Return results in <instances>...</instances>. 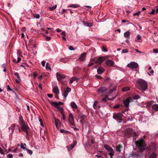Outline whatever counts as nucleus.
Returning <instances> with one entry per match:
<instances>
[{
    "instance_id": "63",
    "label": "nucleus",
    "mask_w": 158,
    "mask_h": 158,
    "mask_svg": "<svg viewBox=\"0 0 158 158\" xmlns=\"http://www.w3.org/2000/svg\"><path fill=\"white\" fill-rule=\"evenodd\" d=\"M155 12V10L153 9L152 11L151 12V14H154Z\"/></svg>"
},
{
    "instance_id": "24",
    "label": "nucleus",
    "mask_w": 158,
    "mask_h": 158,
    "mask_svg": "<svg viewBox=\"0 0 158 158\" xmlns=\"http://www.w3.org/2000/svg\"><path fill=\"white\" fill-rule=\"evenodd\" d=\"M70 106L73 109H76L77 108V104L74 102H71Z\"/></svg>"
},
{
    "instance_id": "34",
    "label": "nucleus",
    "mask_w": 158,
    "mask_h": 158,
    "mask_svg": "<svg viewBox=\"0 0 158 158\" xmlns=\"http://www.w3.org/2000/svg\"><path fill=\"white\" fill-rule=\"evenodd\" d=\"M129 87H126L123 88L122 90L123 92H126L129 90Z\"/></svg>"
},
{
    "instance_id": "49",
    "label": "nucleus",
    "mask_w": 158,
    "mask_h": 158,
    "mask_svg": "<svg viewBox=\"0 0 158 158\" xmlns=\"http://www.w3.org/2000/svg\"><path fill=\"white\" fill-rule=\"evenodd\" d=\"M14 75L17 77L18 78H20V77L19 76V74L18 73H17V72L15 73L14 74Z\"/></svg>"
},
{
    "instance_id": "36",
    "label": "nucleus",
    "mask_w": 158,
    "mask_h": 158,
    "mask_svg": "<svg viewBox=\"0 0 158 158\" xmlns=\"http://www.w3.org/2000/svg\"><path fill=\"white\" fill-rule=\"evenodd\" d=\"M71 89L70 88L67 87L66 90L64 91V93L66 94H68V93L71 91Z\"/></svg>"
},
{
    "instance_id": "23",
    "label": "nucleus",
    "mask_w": 158,
    "mask_h": 158,
    "mask_svg": "<svg viewBox=\"0 0 158 158\" xmlns=\"http://www.w3.org/2000/svg\"><path fill=\"white\" fill-rule=\"evenodd\" d=\"M21 128L22 130L24 131L27 134L28 133V131L27 129V127L25 125V124L22 125L21 126Z\"/></svg>"
},
{
    "instance_id": "33",
    "label": "nucleus",
    "mask_w": 158,
    "mask_h": 158,
    "mask_svg": "<svg viewBox=\"0 0 158 158\" xmlns=\"http://www.w3.org/2000/svg\"><path fill=\"white\" fill-rule=\"evenodd\" d=\"M19 123L20 125L22 124L24 125L25 124L24 122L23 121L22 117H20L19 118Z\"/></svg>"
},
{
    "instance_id": "27",
    "label": "nucleus",
    "mask_w": 158,
    "mask_h": 158,
    "mask_svg": "<svg viewBox=\"0 0 158 158\" xmlns=\"http://www.w3.org/2000/svg\"><path fill=\"white\" fill-rule=\"evenodd\" d=\"M124 36L125 38L129 39L130 37V32L128 31H127L124 33Z\"/></svg>"
},
{
    "instance_id": "8",
    "label": "nucleus",
    "mask_w": 158,
    "mask_h": 158,
    "mask_svg": "<svg viewBox=\"0 0 158 158\" xmlns=\"http://www.w3.org/2000/svg\"><path fill=\"white\" fill-rule=\"evenodd\" d=\"M127 67L133 69H135L138 66V64L135 62L131 61L127 65Z\"/></svg>"
},
{
    "instance_id": "57",
    "label": "nucleus",
    "mask_w": 158,
    "mask_h": 158,
    "mask_svg": "<svg viewBox=\"0 0 158 158\" xmlns=\"http://www.w3.org/2000/svg\"><path fill=\"white\" fill-rule=\"evenodd\" d=\"M47 96L49 98H51L53 96V94H48Z\"/></svg>"
},
{
    "instance_id": "64",
    "label": "nucleus",
    "mask_w": 158,
    "mask_h": 158,
    "mask_svg": "<svg viewBox=\"0 0 158 158\" xmlns=\"http://www.w3.org/2000/svg\"><path fill=\"white\" fill-rule=\"evenodd\" d=\"M13 61L15 63H18V61L17 60H16L15 59H13Z\"/></svg>"
},
{
    "instance_id": "12",
    "label": "nucleus",
    "mask_w": 158,
    "mask_h": 158,
    "mask_svg": "<svg viewBox=\"0 0 158 158\" xmlns=\"http://www.w3.org/2000/svg\"><path fill=\"white\" fill-rule=\"evenodd\" d=\"M56 76L57 79L59 81H60L62 79H64L66 77L65 75L61 73H56Z\"/></svg>"
},
{
    "instance_id": "19",
    "label": "nucleus",
    "mask_w": 158,
    "mask_h": 158,
    "mask_svg": "<svg viewBox=\"0 0 158 158\" xmlns=\"http://www.w3.org/2000/svg\"><path fill=\"white\" fill-rule=\"evenodd\" d=\"M117 86H114L113 88L110 90L108 93L107 95L108 96H110L111 95V94L113 93L114 91H115L116 90Z\"/></svg>"
},
{
    "instance_id": "14",
    "label": "nucleus",
    "mask_w": 158,
    "mask_h": 158,
    "mask_svg": "<svg viewBox=\"0 0 158 158\" xmlns=\"http://www.w3.org/2000/svg\"><path fill=\"white\" fill-rule=\"evenodd\" d=\"M77 143V141L76 140H75L73 144L72 145H69L67 146V148L69 151L72 150L73 149L74 147L75 146L76 144Z\"/></svg>"
},
{
    "instance_id": "37",
    "label": "nucleus",
    "mask_w": 158,
    "mask_h": 158,
    "mask_svg": "<svg viewBox=\"0 0 158 158\" xmlns=\"http://www.w3.org/2000/svg\"><path fill=\"white\" fill-rule=\"evenodd\" d=\"M46 69H49L50 71L51 70V69L50 67V64L47 63L46 64Z\"/></svg>"
},
{
    "instance_id": "2",
    "label": "nucleus",
    "mask_w": 158,
    "mask_h": 158,
    "mask_svg": "<svg viewBox=\"0 0 158 158\" xmlns=\"http://www.w3.org/2000/svg\"><path fill=\"white\" fill-rule=\"evenodd\" d=\"M135 143L141 152H143L145 150L147 144L142 138L137 140Z\"/></svg>"
},
{
    "instance_id": "25",
    "label": "nucleus",
    "mask_w": 158,
    "mask_h": 158,
    "mask_svg": "<svg viewBox=\"0 0 158 158\" xmlns=\"http://www.w3.org/2000/svg\"><path fill=\"white\" fill-rule=\"evenodd\" d=\"M122 148V147L120 145H118L116 146V150L117 152H118L119 153H120L121 152V149Z\"/></svg>"
},
{
    "instance_id": "28",
    "label": "nucleus",
    "mask_w": 158,
    "mask_h": 158,
    "mask_svg": "<svg viewBox=\"0 0 158 158\" xmlns=\"http://www.w3.org/2000/svg\"><path fill=\"white\" fill-rule=\"evenodd\" d=\"M69 60V58L68 57L64 58H62L60 59V61L64 63H66L68 62Z\"/></svg>"
},
{
    "instance_id": "1",
    "label": "nucleus",
    "mask_w": 158,
    "mask_h": 158,
    "mask_svg": "<svg viewBox=\"0 0 158 158\" xmlns=\"http://www.w3.org/2000/svg\"><path fill=\"white\" fill-rule=\"evenodd\" d=\"M136 86L139 89L144 91L147 89L148 85L145 81L139 79L137 80Z\"/></svg>"
},
{
    "instance_id": "52",
    "label": "nucleus",
    "mask_w": 158,
    "mask_h": 158,
    "mask_svg": "<svg viewBox=\"0 0 158 158\" xmlns=\"http://www.w3.org/2000/svg\"><path fill=\"white\" fill-rule=\"evenodd\" d=\"M153 52L156 53H158V49L156 48L153 50Z\"/></svg>"
},
{
    "instance_id": "30",
    "label": "nucleus",
    "mask_w": 158,
    "mask_h": 158,
    "mask_svg": "<svg viewBox=\"0 0 158 158\" xmlns=\"http://www.w3.org/2000/svg\"><path fill=\"white\" fill-rule=\"evenodd\" d=\"M15 127V124H12L11 126L9 128V130H11V132L13 133L14 131Z\"/></svg>"
},
{
    "instance_id": "47",
    "label": "nucleus",
    "mask_w": 158,
    "mask_h": 158,
    "mask_svg": "<svg viewBox=\"0 0 158 158\" xmlns=\"http://www.w3.org/2000/svg\"><path fill=\"white\" fill-rule=\"evenodd\" d=\"M122 52L123 53H127L128 52V50L127 49H124L122 51Z\"/></svg>"
},
{
    "instance_id": "26",
    "label": "nucleus",
    "mask_w": 158,
    "mask_h": 158,
    "mask_svg": "<svg viewBox=\"0 0 158 158\" xmlns=\"http://www.w3.org/2000/svg\"><path fill=\"white\" fill-rule=\"evenodd\" d=\"M152 109L153 110L155 111L158 110V104H154L152 106Z\"/></svg>"
},
{
    "instance_id": "35",
    "label": "nucleus",
    "mask_w": 158,
    "mask_h": 158,
    "mask_svg": "<svg viewBox=\"0 0 158 158\" xmlns=\"http://www.w3.org/2000/svg\"><path fill=\"white\" fill-rule=\"evenodd\" d=\"M57 109H58L61 113L63 112L64 110L63 108L59 106H55Z\"/></svg>"
},
{
    "instance_id": "31",
    "label": "nucleus",
    "mask_w": 158,
    "mask_h": 158,
    "mask_svg": "<svg viewBox=\"0 0 158 158\" xmlns=\"http://www.w3.org/2000/svg\"><path fill=\"white\" fill-rule=\"evenodd\" d=\"M108 95H106L105 97L102 98V101L103 102H106L107 100H110V99L108 97Z\"/></svg>"
},
{
    "instance_id": "38",
    "label": "nucleus",
    "mask_w": 158,
    "mask_h": 158,
    "mask_svg": "<svg viewBox=\"0 0 158 158\" xmlns=\"http://www.w3.org/2000/svg\"><path fill=\"white\" fill-rule=\"evenodd\" d=\"M156 155L155 153H153L149 156V158H156Z\"/></svg>"
},
{
    "instance_id": "6",
    "label": "nucleus",
    "mask_w": 158,
    "mask_h": 158,
    "mask_svg": "<svg viewBox=\"0 0 158 158\" xmlns=\"http://www.w3.org/2000/svg\"><path fill=\"white\" fill-rule=\"evenodd\" d=\"M123 114L121 113H118L116 114H114L113 118L117 121V122L121 123L122 122V118L123 116Z\"/></svg>"
},
{
    "instance_id": "42",
    "label": "nucleus",
    "mask_w": 158,
    "mask_h": 158,
    "mask_svg": "<svg viewBox=\"0 0 158 158\" xmlns=\"http://www.w3.org/2000/svg\"><path fill=\"white\" fill-rule=\"evenodd\" d=\"M140 98V96L138 95H135L133 97V99L134 100H137Z\"/></svg>"
},
{
    "instance_id": "29",
    "label": "nucleus",
    "mask_w": 158,
    "mask_h": 158,
    "mask_svg": "<svg viewBox=\"0 0 158 158\" xmlns=\"http://www.w3.org/2000/svg\"><path fill=\"white\" fill-rule=\"evenodd\" d=\"M77 77H72V78H71L70 80V81H69V83L71 84H72L73 81H77Z\"/></svg>"
},
{
    "instance_id": "59",
    "label": "nucleus",
    "mask_w": 158,
    "mask_h": 158,
    "mask_svg": "<svg viewBox=\"0 0 158 158\" xmlns=\"http://www.w3.org/2000/svg\"><path fill=\"white\" fill-rule=\"evenodd\" d=\"M7 91H8V90L12 91V90L10 88L9 85H8L7 86Z\"/></svg>"
},
{
    "instance_id": "58",
    "label": "nucleus",
    "mask_w": 158,
    "mask_h": 158,
    "mask_svg": "<svg viewBox=\"0 0 158 158\" xmlns=\"http://www.w3.org/2000/svg\"><path fill=\"white\" fill-rule=\"evenodd\" d=\"M69 49L71 51L74 50V49L73 48L72 46H70L69 48Z\"/></svg>"
},
{
    "instance_id": "62",
    "label": "nucleus",
    "mask_w": 158,
    "mask_h": 158,
    "mask_svg": "<svg viewBox=\"0 0 158 158\" xmlns=\"http://www.w3.org/2000/svg\"><path fill=\"white\" fill-rule=\"evenodd\" d=\"M119 105H117L115 106H114V108H115V109H117V108H119Z\"/></svg>"
},
{
    "instance_id": "32",
    "label": "nucleus",
    "mask_w": 158,
    "mask_h": 158,
    "mask_svg": "<svg viewBox=\"0 0 158 158\" xmlns=\"http://www.w3.org/2000/svg\"><path fill=\"white\" fill-rule=\"evenodd\" d=\"M24 146H26V144L25 143L23 144L22 143L20 145L21 148L24 150H27V148Z\"/></svg>"
},
{
    "instance_id": "55",
    "label": "nucleus",
    "mask_w": 158,
    "mask_h": 158,
    "mask_svg": "<svg viewBox=\"0 0 158 158\" xmlns=\"http://www.w3.org/2000/svg\"><path fill=\"white\" fill-rule=\"evenodd\" d=\"M94 64V63H91H91H89L88 64V65H87V67H89L90 66H91L92 65H93V64Z\"/></svg>"
},
{
    "instance_id": "54",
    "label": "nucleus",
    "mask_w": 158,
    "mask_h": 158,
    "mask_svg": "<svg viewBox=\"0 0 158 158\" xmlns=\"http://www.w3.org/2000/svg\"><path fill=\"white\" fill-rule=\"evenodd\" d=\"M102 50L103 52H106L107 51V49H106V48L104 47H103Z\"/></svg>"
},
{
    "instance_id": "17",
    "label": "nucleus",
    "mask_w": 158,
    "mask_h": 158,
    "mask_svg": "<svg viewBox=\"0 0 158 158\" xmlns=\"http://www.w3.org/2000/svg\"><path fill=\"white\" fill-rule=\"evenodd\" d=\"M104 59L101 57H99L97 60H95L94 62L95 63H99L100 64H101V63L103 61Z\"/></svg>"
},
{
    "instance_id": "15",
    "label": "nucleus",
    "mask_w": 158,
    "mask_h": 158,
    "mask_svg": "<svg viewBox=\"0 0 158 158\" xmlns=\"http://www.w3.org/2000/svg\"><path fill=\"white\" fill-rule=\"evenodd\" d=\"M82 23L84 26L87 27H92L93 25V23L92 22V21H90L89 23H86L84 21H82Z\"/></svg>"
},
{
    "instance_id": "41",
    "label": "nucleus",
    "mask_w": 158,
    "mask_h": 158,
    "mask_svg": "<svg viewBox=\"0 0 158 158\" xmlns=\"http://www.w3.org/2000/svg\"><path fill=\"white\" fill-rule=\"evenodd\" d=\"M137 39L135 40V41L136 42H138V40H140L141 39V36L140 35H138L137 36Z\"/></svg>"
},
{
    "instance_id": "18",
    "label": "nucleus",
    "mask_w": 158,
    "mask_h": 158,
    "mask_svg": "<svg viewBox=\"0 0 158 158\" xmlns=\"http://www.w3.org/2000/svg\"><path fill=\"white\" fill-rule=\"evenodd\" d=\"M97 71L98 74H101L105 71V69L102 67H99L98 68Z\"/></svg>"
},
{
    "instance_id": "53",
    "label": "nucleus",
    "mask_w": 158,
    "mask_h": 158,
    "mask_svg": "<svg viewBox=\"0 0 158 158\" xmlns=\"http://www.w3.org/2000/svg\"><path fill=\"white\" fill-rule=\"evenodd\" d=\"M45 39L46 40L48 41L51 39V37L49 36H47Z\"/></svg>"
},
{
    "instance_id": "4",
    "label": "nucleus",
    "mask_w": 158,
    "mask_h": 158,
    "mask_svg": "<svg viewBox=\"0 0 158 158\" xmlns=\"http://www.w3.org/2000/svg\"><path fill=\"white\" fill-rule=\"evenodd\" d=\"M104 147L106 150H108L109 152L108 153V154L110 156V158H118V156L117 157H113V156L114 155V152L113 149L110 147L109 146L105 145Z\"/></svg>"
},
{
    "instance_id": "45",
    "label": "nucleus",
    "mask_w": 158,
    "mask_h": 158,
    "mask_svg": "<svg viewBox=\"0 0 158 158\" xmlns=\"http://www.w3.org/2000/svg\"><path fill=\"white\" fill-rule=\"evenodd\" d=\"M56 5H55V6H53L50 7L49 8L51 10H54V9H55L56 8Z\"/></svg>"
},
{
    "instance_id": "56",
    "label": "nucleus",
    "mask_w": 158,
    "mask_h": 158,
    "mask_svg": "<svg viewBox=\"0 0 158 158\" xmlns=\"http://www.w3.org/2000/svg\"><path fill=\"white\" fill-rule=\"evenodd\" d=\"M68 95V94H66V93H65L64 94H63V96L64 98L65 99H66Z\"/></svg>"
},
{
    "instance_id": "11",
    "label": "nucleus",
    "mask_w": 158,
    "mask_h": 158,
    "mask_svg": "<svg viewBox=\"0 0 158 158\" xmlns=\"http://www.w3.org/2000/svg\"><path fill=\"white\" fill-rule=\"evenodd\" d=\"M69 121L71 125H74L73 116L71 113L69 115Z\"/></svg>"
},
{
    "instance_id": "13",
    "label": "nucleus",
    "mask_w": 158,
    "mask_h": 158,
    "mask_svg": "<svg viewBox=\"0 0 158 158\" xmlns=\"http://www.w3.org/2000/svg\"><path fill=\"white\" fill-rule=\"evenodd\" d=\"M52 91L55 95H58L59 94V89L57 86L54 87L53 88Z\"/></svg>"
},
{
    "instance_id": "40",
    "label": "nucleus",
    "mask_w": 158,
    "mask_h": 158,
    "mask_svg": "<svg viewBox=\"0 0 158 158\" xmlns=\"http://www.w3.org/2000/svg\"><path fill=\"white\" fill-rule=\"evenodd\" d=\"M86 116L85 115H83V114H80L79 115V118H81V119H84L86 118Z\"/></svg>"
},
{
    "instance_id": "39",
    "label": "nucleus",
    "mask_w": 158,
    "mask_h": 158,
    "mask_svg": "<svg viewBox=\"0 0 158 158\" xmlns=\"http://www.w3.org/2000/svg\"><path fill=\"white\" fill-rule=\"evenodd\" d=\"M79 5L78 4H73L69 6L70 7H72L73 8H76L79 7Z\"/></svg>"
},
{
    "instance_id": "3",
    "label": "nucleus",
    "mask_w": 158,
    "mask_h": 158,
    "mask_svg": "<svg viewBox=\"0 0 158 158\" xmlns=\"http://www.w3.org/2000/svg\"><path fill=\"white\" fill-rule=\"evenodd\" d=\"M138 136V135L134 131L130 129H127L124 132V136L126 137H133L134 138Z\"/></svg>"
},
{
    "instance_id": "5",
    "label": "nucleus",
    "mask_w": 158,
    "mask_h": 158,
    "mask_svg": "<svg viewBox=\"0 0 158 158\" xmlns=\"http://www.w3.org/2000/svg\"><path fill=\"white\" fill-rule=\"evenodd\" d=\"M108 90V89L106 87H101L97 89L98 94L101 96H103L105 93Z\"/></svg>"
},
{
    "instance_id": "46",
    "label": "nucleus",
    "mask_w": 158,
    "mask_h": 158,
    "mask_svg": "<svg viewBox=\"0 0 158 158\" xmlns=\"http://www.w3.org/2000/svg\"><path fill=\"white\" fill-rule=\"evenodd\" d=\"M34 17L36 19H38L40 18V16L39 14H36L34 15Z\"/></svg>"
},
{
    "instance_id": "51",
    "label": "nucleus",
    "mask_w": 158,
    "mask_h": 158,
    "mask_svg": "<svg viewBox=\"0 0 158 158\" xmlns=\"http://www.w3.org/2000/svg\"><path fill=\"white\" fill-rule=\"evenodd\" d=\"M45 63H46V61H42L41 62V64L43 66V67L45 66Z\"/></svg>"
},
{
    "instance_id": "50",
    "label": "nucleus",
    "mask_w": 158,
    "mask_h": 158,
    "mask_svg": "<svg viewBox=\"0 0 158 158\" xmlns=\"http://www.w3.org/2000/svg\"><path fill=\"white\" fill-rule=\"evenodd\" d=\"M7 158H12V155L11 154H9L7 156Z\"/></svg>"
},
{
    "instance_id": "48",
    "label": "nucleus",
    "mask_w": 158,
    "mask_h": 158,
    "mask_svg": "<svg viewBox=\"0 0 158 158\" xmlns=\"http://www.w3.org/2000/svg\"><path fill=\"white\" fill-rule=\"evenodd\" d=\"M21 81V80L20 78H18L17 79L15 80V81L16 83H19Z\"/></svg>"
},
{
    "instance_id": "9",
    "label": "nucleus",
    "mask_w": 158,
    "mask_h": 158,
    "mask_svg": "<svg viewBox=\"0 0 158 158\" xmlns=\"http://www.w3.org/2000/svg\"><path fill=\"white\" fill-rule=\"evenodd\" d=\"M133 100L132 98L130 97L123 101V104L125 107H128L129 106L130 102H132Z\"/></svg>"
},
{
    "instance_id": "43",
    "label": "nucleus",
    "mask_w": 158,
    "mask_h": 158,
    "mask_svg": "<svg viewBox=\"0 0 158 158\" xmlns=\"http://www.w3.org/2000/svg\"><path fill=\"white\" fill-rule=\"evenodd\" d=\"M97 103H98L97 101H95L94 102V104L93 105V107L95 109H96L97 108H96V106L97 105Z\"/></svg>"
},
{
    "instance_id": "16",
    "label": "nucleus",
    "mask_w": 158,
    "mask_h": 158,
    "mask_svg": "<svg viewBox=\"0 0 158 158\" xmlns=\"http://www.w3.org/2000/svg\"><path fill=\"white\" fill-rule=\"evenodd\" d=\"M106 64L108 66L111 67L113 66L114 62L113 60H108L106 61Z\"/></svg>"
},
{
    "instance_id": "61",
    "label": "nucleus",
    "mask_w": 158,
    "mask_h": 158,
    "mask_svg": "<svg viewBox=\"0 0 158 158\" xmlns=\"http://www.w3.org/2000/svg\"><path fill=\"white\" fill-rule=\"evenodd\" d=\"M56 31L58 32H60L61 31V30L59 28H57L56 29Z\"/></svg>"
},
{
    "instance_id": "60",
    "label": "nucleus",
    "mask_w": 158,
    "mask_h": 158,
    "mask_svg": "<svg viewBox=\"0 0 158 158\" xmlns=\"http://www.w3.org/2000/svg\"><path fill=\"white\" fill-rule=\"evenodd\" d=\"M95 77H96L98 79H101L102 78V77H101V76H99V75H96L95 76Z\"/></svg>"
},
{
    "instance_id": "7",
    "label": "nucleus",
    "mask_w": 158,
    "mask_h": 158,
    "mask_svg": "<svg viewBox=\"0 0 158 158\" xmlns=\"http://www.w3.org/2000/svg\"><path fill=\"white\" fill-rule=\"evenodd\" d=\"M139 152L137 151L136 152H132L129 155V157L132 158H139L140 156V155L139 154Z\"/></svg>"
},
{
    "instance_id": "20",
    "label": "nucleus",
    "mask_w": 158,
    "mask_h": 158,
    "mask_svg": "<svg viewBox=\"0 0 158 158\" xmlns=\"http://www.w3.org/2000/svg\"><path fill=\"white\" fill-rule=\"evenodd\" d=\"M63 103L60 102H52L51 104L53 106H58L59 105H63Z\"/></svg>"
},
{
    "instance_id": "44",
    "label": "nucleus",
    "mask_w": 158,
    "mask_h": 158,
    "mask_svg": "<svg viewBox=\"0 0 158 158\" xmlns=\"http://www.w3.org/2000/svg\"><path fill=\"white\" fill-rule=\"evenodd\" d=\"M26 150L27 151V153L30 154V155L32 154L33 152L31 150L27 149V150Z\"/></svg>"
},
{
    "instance_id": "22",
    "label": "nucleus",
    "mask_w": 158,
    "mask_h": 158,
    "mask_svg": "<svg viewBox=\"0 0 158 158\" xmlns=\"http://www.w3.org/2000/svg\"><path fill=\"white\" fill-rule=\"evenodd\" d=\"M86 55V53L85 52H83L81 54V56L80 57V60L81 61H84L85 59Z\"/></svg>"
},
{
    "instance_id": "21",
    "label": "nucleus",
    "mask_w": 158,
    "mask_h": 158,
    "mask_svg": "<svg viewBox=\"0 0 158 158\" xmlns=\"http://www.w3.org/2000/svg\"><path fill=\"white\" fill-rule=\"evenodd\" d=\"M55 124L56 128H58L60 126V120L56 118H55Z\"/></svg>"
},
{
    "instance_id": "10",
    "label": "nucleus",
    "mask_w": 158,
    "mask_h": 158,
    "mask_svg": "<svg viewBox=\"0 0 158 158\" xmlns=\"http://www.w3.org/2000/svg\"><path fill=\"white\" fill-rule=\"evenodd\" d=\"M147 149L151 152L155 151L156 149V145L154 143H151L149 145V147L147 148Z\"/></svg>"
}]
</instances>
